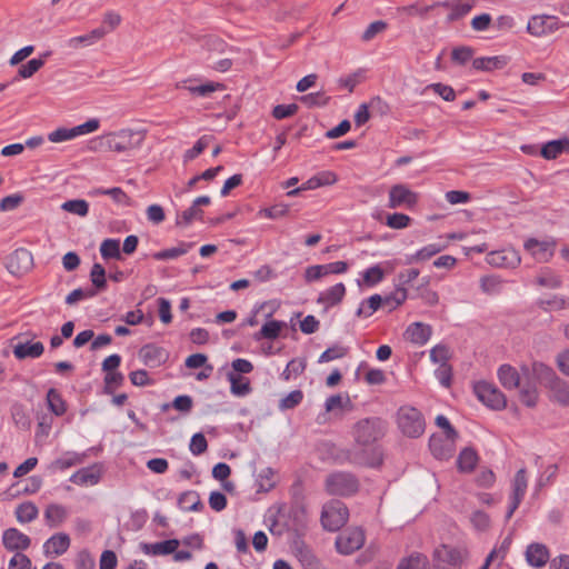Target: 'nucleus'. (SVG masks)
Instances as JSON below:
<instances>
[{"mask_svg":"<svg viewBox=\"0 0 569 569\" xmlns=\"http://www.w3.org/2000/svg\"><path fill=\"white\" fill-rule=\"evenodd\" d=\"M432 328L430 325L416 321L405 330L403 337L407 341L418 347L425 346L431 338Z\"/></svg>","mask_w":569,"mask_h":569,"instance_id":"obj_18","label":"nucleus"},{"mask_svg":"<svg viewBox=\"0 0 569 569\" xmlns=\"http://www.w3.org/2000/svg\"><path fill=\"white\" fill-rule=\"evenodd\" d=\"M397 569H430L429 559L420 552H412L400 560Z\"/></svg>","mask_w":569,"mask_h":569,"instance_id":"obj_33","label":"nucleus"},{"mask_svg":"<svg viewBox=\"0 0 569 569\" xmlns=\"http://www.w3.org/2000/svg\"><path fill=\"white\" fill-rule=\"evenodd\" d=\"M410 220L408 214L396 212L387 216L386 224L391 229L400 230L407 228Z\"/></svg>","mask_w":569,"mask_h":569,"instance_id":"obj_53","label":"nucleus"},{"mask_svg":"<svg viewBox=\"0 0 569 569\" xmlns=\"http://www.w3.org/2000/svg\"><path fill=\"white\" fill-rule=\"evenodd\" d=\"M408 293L405 288H397L393 292L382 298V305L388 307L391 311L401 306L406 301Z\"/></svg>","mask_w":569,"mask_h":569,"instance_id":"obj_46","label":"nucleus"},{"mask_svg":"<svg viewBox=\"0 0 569 569\" xmlns=\"http://www.w3.org/2000/svg\"><path fill=\"white\" fill-rule=\"evenodd\" d=\"M325 485L329 495L342 497L353 495L359 488L356 477L343 471L329 475Z\"/></svg>","mask_w":569,"mask_h":569,"instance_id":"obj_5","label":"nucleus"},{"mask_svg":"<svg viewBox=\"0 0 569 569\" xmlns=\"http://www.w3.org/2000/svg\"><path fill=\"white\" fill-rule=\"evenodd\" d=\"M508 62L506 56L479 57L473 59L472 68L477 71L491 72L505 68Z\"/></svg>","mask_w":569,"mask_h":569,"instance_id":"obj_25","label":"nucleus"},{"mask_svg":"<svg viewBox=\"0 0 569 569\" xmlns=\"http://www.w3.org/2000/svg\"><path fill=\"white\" fill-rule=\"evenodd\" d=\"M178 507L183 511H198L203 507L198 492L190 490L180 495Z\"/></svg>","mask_w":569,"mask_h":569,"instance_id":"obj_37","label":"nucleus"},{"mask_svg":"<svg viewBox=\"0 0 569 569\" xmlns=\"http://www.w3.org/2000/svg\"><path fill=\"white\" fill-rule=\"evenodd\" d=\"M289 206L284 203H277L269 208H262L258 212V217L268 219H279L287 216Z\"/></svg>","mask_w":569,"mask_h":569,"instance_id":"obj_49","label":"nucleus"},{"mask_svg":"<svg viewBox=\"0 0 569 569\" xmlns=\"http://www.w3.org/2000/svg\"><path fill=\"white\" fill-rule=\"evenodd\" d=\"M100 254L104 260L122 259L121 249H120V240L113 238L104 239L99 248Z\"/></svg>","mask_w":569,"mask_h":569,"instance_id":"obj_38","label":"nucleus"},{"mask_svg":"<svg viewBox=\"0 0 569 569\" xmlns=\"http://www.w3.org/2000/svg\"><path fill=\"white\" fill-rule=\"evenodd\" d=\"M191 247H192L191 243L182 242L177 247L157 251L152 254V257L154 260H158V261L172 260L180 256L186 254L191 249Z\"/></svg>","mask_w":569,"mask_h":569,"instance_id":"obj_41","label":"nucleus"},{"mask_svg":"<svg viewBox=\"0 0 569 569\" xmlns=\"http://www.w3.org/2000/svg\"><path fill=\"white\" fill-rule=\"evenodd\" d=\"M365 541L366 536L361 528H349L337 537L336 548L341 555H351L359 550Z\"/></svg>","mask_w":569,"mask_h":569,"instance_id":"obj_10","label":"nucleus"},{"mask_svg":"<svg viewBox=\"0 0 569 569\" xmlns=\"http://www.w3.org/2000/svg\"><path fill=\"white\" fill-rule=\"evenodd\" d=\"M69 480L81 487L96 486L101 480V471L97 466L84 467L72 473Z\"/></svg>","mask_w":569,"mask_h":569,"instance_id":"obj_22","label":"nucleus"},{"mask_svg":"<svg viewBox=\"0 0 569 569\" xmlns=\"http://www.w3.org/2000/svg\"><path fill=\"white\" fill-rule=\"evenodd\" d=\"M210 140V136H202L201 138H199L192 148L184 151L183 161L188 162L197 158L209 146Z\"/></svg>","mask_w":569,"mask_h":569,"instance_id":"obj_51","label":"nucleus"},{"mask_svg":"<svg viewBox=\"0 0 569 569\" xmlns=\"http://www.w3.org/2000/svg\"><path fill=\"white\" fill-rule=\"evenodd\" d=\"M33 266V257L28 249H16L7 260V269L13 276L27 273Z\"/></svg>","mask_w":569,"mask_h":569,"instance_id":"obj_13","label":"nucleus"},{"mask_svg":"<svg viewBox=\"0 0 569 569\" xmlns=\"http://www.w3.org/2000/svg\"><path fill=\"white\" fill-rule=\"evenodd\" d=\"M349 266L346 261H335L326 264L309 266L305 270V280L308 283L315 282L328 274H341L347 272Z\"/></svg>","mask_w":569,"mask_h":569,"instance_id":"obj_12","label":"nucleus"},{"mask_svg":"<svg viewBox=\"0 0 569 569\" xmlns=\"http://www.w3.org/2000/svg\"><path fill=\"white\" fill-rule=\"evenodd\" d=\"M541 306L547 311H559L569 308V298L561 295H555L549 299L542 300Z\"/></svg>","mask_w":569,"mask_h":569,"instance_id":"obj_48","label":"nucleus"},{"mask_svg":"<svg viewBox=\"0 0 569 569\" xmlns=\"http://www.w3.org/2000/svg\"><path fill=\"white\" fill-rule=\"evenodd\" d=\"M2 543L7 550H26L31 543V539L17 528H9L2 533Z\"/></svg>","mask_w":569,"mask_h":569,"instance_id":"obj_20","label":"nucleus"},{"mask_svg":"<svg viewBox=\"0 0 569 569\" xmlns=\"http://www.w3.org/2000/svg\"><path fill=\"white\" fill-rule=\"evenodd\" d=\"M345 296L346 286L342 282H338L321 291L317 298V302L325 306L326 309H329L340 303Z\"/></svg>","mask_w":569,"mask_h":569,"instance_id":"obj_23","label":"nucleus"},{"mask_svg":"<svg viewBox=\"0 0 569 569\" xmlns=\"http://www.w3.org/2000/svg\"><path fill=\"white\" fill-rule=\"evenodd\" d=\"M71 543L70 537L66 532H58L52 535L43 543V552L49 556H61L69 549Z\"/></svg>","mask_w":569,"mask_h":569,"instance_id":"obj_21","label":"nucleus"},{"mask_svg":"<svg viewBox=\"0 0 569 569\" xmlns=\"http://www.w3.org/2000/svg\"><path fill=\"white\" fill-rule=\"evenodd\" d=\"M418 202V196L405 184H396L389 190L388 207L396 208H412Z\"/></svg>","mask_w":569,"mask_h":569,"instance_id":"obj_14","label":"nucleus"},{"mask_svg":"<svg viewBox=\"0 0 569 569\" xmlns=\"http://www.w3.org/2000/svg\"><path fill=\"white\" fill-rule=\"evenodd\" d=\"M449 359V349L446 345H436L430 350V360L436 365H447Z\"/></svg>","mask_w":569,"mask_h":569,"instance_id":"obj_64","label":"nucleus"},{"mask_svg":"<svg viewBox=\"0 0 569 569\" xmlns=\"http://www.w3.org/2000/svg\"><path fill=\"white\" fill-rule=\"evenodd\" d=\"M443 247L439 243H429L421 249L417 250L415 253L406 256V264H411L415 262L427 261L437 253H439Z\"/></svg>","mask_w":569,"mask_h":569,"instance_id":"obj_32","label":"nucleus"},{"mask_svg":"<svg viewBox=\"0 0 569 569\" xmlns=\"http://www.w3.org/2000/svg\"><path fill=\"white\" fill-rule=\"evenodd\" d=\"M536 282L543 288L559 289L563 284V279L557 271L550 268H542L536 278Z\"/></svg>","mask_w":569,"mask_h":569,"instance_id":"obj_29","label":"nucleus"},{"mask_svg":"<svg viewBox=\"0 0 569 569\" xmlns=\"http://www.w3.org/2000/svg\"><path fill=\"white\" fill-rule=\"evenodd\" d=\"M347 353V349L341 346H333L326 349L319 357V363L330 362L342 358Z\"/></svg>","mask_w":569,"mask_h":569,"instance_id":"obj_63","label":"nucleus"},{"mask_svg":"<svg viewBox=\"0 0 569 569\" xmlns=\"http://www.w3.org/2000/svg\"><path fill=\"white\" fill-rule=\"evenodd\" d=\"M473 390L477 398L488 408L501 410L506 407V397L495 385L487 381H478Z\"/></svg>","mask_w":569,"mask_h":569,"instance_id":"obj_8","label":"nucleus"},{"mask_svg":"<svg viewBox=\"0 0 569 569\" xmlns=\"http://www.w3.org/2000/svg\"><path fill=\"white\" fill-rule=\"evenodd\" d=\"M385 435L383 421L379 418H365L353 427V438L360 446H370Z\"/></svg>","mask_w":569,"mask_h":569,"instance_id":"obj_3","label":"nucleus"},{"mask_svg":"<svg viewBox=\"0 0 569 569\" xmlns=\"http://www.w3.org/2000/svg\"><path fill=\"white\" fill-rule=\"evenodd\" d=\"M363 77L365 70L358 69L348 76L340 77L338 79V84L339 87L347 89L349 92H352L357 84L360 83V81L363 79Z\"/></svg>","mask_w":569,"mask_h":569,"instance_id":"obj_50","label":"nucleus"},{"mask_svg":"<svg viewBox=\"0 0 569 569\" xmlns=\"http://www.w3.org/2000/svg\"><path fill=\"white\" fill-rule=\"evenodd\" d=\"M473 56V49L468 46L456 47L451 52V60L457 64L467 63Z\"/></svg>","mask_w":569,"mask_h":569,"instance_id":"obj_59","label":"nucleus"},{"mask_svg":"<svg viewBox=\"0 0 569 569\" xmlns=\"http://www.w3.org/2000/svg\"><path fill=\"white\" fill-rule=\"evenodd\" d=\"M90 279L92 284L98 289H104L107 286L106 270L100 263H94L90 271Z\"/></svg>","mask_w":569,"mask_h":569,"instance_id":"obj_62","label":"nucleus"},{"mask_svg":"<svg viewBox=\"0 0 569 569\" xmlns=\"http://www.w3.org/2000/svg\"><path fill=\"white\" fill-rule=\"evenodd\" d=\"M202 219V211L192 203L188 209L177 214L176 223L180 227H187L194 220Z\"/></svg>","mask_w":569,"mask_h":569,"instance_id":"obj_45","label":"nucleus"},{"mask_svg":"<svg viewBox=\"0 0 569 569\" xmlns=\"http://www.w3.org/2000/svg\"><path fill=\"white\" fill-rule=\"evenodd\" d=\"M44 64V59L41 58H33L29 60L26 64H22L18 73L21 78L28 79L32 77L40 68H42Z\"/></svg>","mask_w":569,"mask_h":569,"instance_id":"obj_54","label":"nucleus"},{"mask_svg":"<svg viewBox=\"0 0 569 569\" xmlns=\"http://www.w3.org/2000/svg\"><path fill=\"white\" fill-rule=\"evenodd\" d=\"M227 379L230 382V392L234 397H246L252 390L249 379L237 375V372H227Z\"/></svg>","mask_w":569,"mask_h":569,"instance_id":"obj_30","label":"nucleus"},{"mask_svg":"<svg viewBox=\"0 0 569 569\" xmlns=\"http://www.w3.org/2000/svg\"><path fill=\"white\" fill-rule=\"evenodd\" d=\"M557 241L555 238L537 239L528 238L523 242L525 250L539 263L549 262L556 251Z\"/></svg>","mask_w":569,"mask_h":569,"instance_id":"obj_7","label":"nucleus"},{"mask_svg":"<svg viewBox=\"0 0 569 569\" xmlns=\"http://www.w3.org/2000/svg\"><path fill=\"white\" fill-rule=\"evenodd\" d=\"M520 400L523 405L527 407H533L537 403L538 400V392L533 385L527 383L523 386H520Z\"/></svg>","mask_w":569,"mask_h":569,"instance_id":"obj_56","label":"nucleus"},{"mask_svg":"<svg viewBox=\"0 0 569 569\" xmlns=\"http://www.w3.org/2000/svg\"><path fill=\"white\" fill-rule=\"evenodd\" d=\"M480 288L485 293L497 295L501 289V280L495 276L482 277Z\"/></svg>","mask_w":569,"mask_h":569,"instance_id":"obj_60","label":"nucleus"},{"mask_svg":"<svg viewBox=\"0 0 569 569\" xmlns=\"http://www.w3.org/2000/svg\"><path fill=\"white\" fill-rule=\"evenodd\" d=\"M179 545L180 541L178 539H168L153 543L142 542L140 543V549L148 556H167L173 553Z\"/></svg>","mask_w":569,"mask_h":569,"instance_id":"obj_24","label":"nucleus"},{"mask_svg":"<svg viewBox=\"0 0 569 569\" xmlns=\"http://www.w3.org/2000/svg\"><path fill=\"white\" fill-rule=\"evenodd\" d=\"M47 406L50 412H52L57 417H61L67 411V403L63 400L61 393L54 389L50 388L47 392Z\"/></svg>","mask_w":569,"mask_h":569,"instance_id":"obj_34","label":"nucleus"},{"mask_svg":"<svg viewBox=\"0 0 569 569\" xmlns=\"http://www.w3.org/2000/svg\"><path fill=\"white\" fill-rule=\"evenodd\" d=\"M465 552L456 547L441 545L435 549L433 560L436 569H461Z\"/></svg>","mask_w":569,"mask_h":569,"instance_id":"obj_9","label":"nucleus"},{"mask_svg":"<svg viewBox=\"0 0 569 569\" xmlns=\"http://www.w3.org/2000/svg\"><path fill=\"white\" fill-rule=\"evenodd\" d=\"M61 209L66 212L86 217L89 212V203L83 199L67 200L61 204Z\"/></svg>","mask_w":569,"mask_h":569,"instance_id":"obj_43","label":"nucleus"},{"mask_svg":"<svg viewBox=\"0 0 569 569\" xmlns=\"http://www.w3.org/2000/svg\"><path fill=\"white\" fill-rule=\"evenodd\" d=\"M208 448V442L203 433L197 432L194 433L189 443V450L193 456H200L206 452Z\"/></svg>","mask_w":569,"mask_h":569,"instance_id":"obj_61","label":"nucleus"},{"mask_svg":"<svg viewBox=\"0 0 569 569\" xmlns=\"http://www.w3.org/2000/svg\"><path fill=\"white\" fill-rule=\"evenodd\" d=\"M257 485L259 491L268 492L271 490L276 485L273 469L270 467L261 469L257 477Z\"/></svg>","mask_w":569,"mask_h":569,"instance_id":"obj_44","label":"nucleus"},{"mask_svg":"<svg viewBox=\"0 0 569 569\" xmlns=\"http://www.w3.org/2000/svg\"><path fill=\"white\" fill-rule=\"evenodd\" d=\"M222 88L220 83L216 82H207L199 86H188L186 89L193 96L198 97H208L212 92L217 91L218 89Z\"/></svg>","mask_w":569,"mask_h":569,"instance_id":"obj_57","label":"nucleus"},{"mask_svg":"<svg viewBox=\"0 0 569 569\" xmlns=\"http://www.w3.org/2000/svg\"><path fill=\"white\" fill-rule=\"evenodd\" d=\"M362 279L368 287H373L382 281L383 271L378 264L371 266L362 272Z\"/></svg>","mask_w":569,"mask_h":569,"instance_id":"obj_52","label":"nucleus"},{"mask_svg":"<svg viewBox=\"0 0 569 569\" xmlns=\"http://www.w3.org/2000/svg\"><path fill=\"white\" fill-rule=\"evenodd\" d=\"M44 351V346L40 341L20 342L13 347V355L17 359L22 360L27 358H39Z\"/></svg>","mask_w":569,"mask_h":569,"instance_id":"obj_26","label":"nucleus"},{"mask_svg":"<svg viewBox=\"0 0 569 569\" xmlns=\"http://www.w3.org/2000/svg\"><path fill=\"white\" fill-rule=\"evenodd\" d=\"M106 36L104 27H98L91 30L89 33L83 36H78L70 38L68 40V46L73 49H78L80 47L92 46L99 40H101Z\"/></svg>","mask_w":569,"mask_h":569,"instance_id":"obj_27","label":"nucleus"},{"mask_svg":"<svg viewBox=\"0 0 569 569\" xmlns=\"http://www.w3.org/2000/svg\"><path fill=\"white\" fill-rule=\"evenodd\" d=\"M382 306V297L378 293L370 296L360 302L356 316L359 318L371 317Z\"/></svg>","mask_w":569,"mask_h":569,"instance_id":"obj_35","label":"nucleus"},{"mask_svg":"<svg viewBox=\"0 0 569 569\" xmlns=\"http://www.w3.org/2000/svg\"><path fill=\"white\" fill-rule=\"evenodd\" d=\"M14 513L20 523H29L37 519L39 509L33 502L27 501L18 505Z\"/></svg>","mask_w":569,"mask_h":569,"instance_id":"obj_39","label":"nucleus"},{"mask_svg":"<svg viewBox=\"0 0 569 569\" xmlns=\"http://www.w3.org/2000/svg\"><path fill=\"white\" fill-rule=\"evenodd\" d=\"M528 487V478H527V471L525 468L519 469L515 478L512 480V491L510 495V501L509 507L506 513V520H509L515 511L520 506L522 499L525 498V495L527 492Z\"/></svg>","mask_w":569,"mask_h":569,"instance_id":"obj_11","label":"nucleus"},{"mask_svg":"<svg viewBox=\"0 0 569 569\" xmlns=\"http://www.w3.org/2000/svg\"><path fill=\"white\" fill-rule=\"evenodd\" d=\"M526 561L532 568L540 569L550 563V551L548 547L541 542H532L527 546L525 552Z\"/></svg>","mask_w":569,"mask_h":569,"instance_id":"obj_17","label":"nucleus"},{"mask_svg":"<svg viewBox=\"0 0 569 569\" xmlns=\"http://www.w3.org/2000/svg\"><path fill=\"white\" fill-rule=\"evenodd\" d=\"M303 399V393L301 390H292L286 397H283L279 402L280 410L293 409L297 407Z\"/></svg>","mask_w":569,"mask_h":569,"instance_id":"obj_58","label":"nucleus"},{"mask_svg":"<svg viewBox=\"0 0 569 569\" xmlns=\"http://www.w3.org/2000/svg\"><path fill=\"white\" fill-rule=\"evenodd\" d=\"M83 459L82 455H79L74 451H67L61 457L57 458L54 461H52L50 468L52 470H66L69 469L78 463H81Z\"/></svg>","mask_w":569,"mask_h":569,"instance_id":"obj_36","label":"nucleus"},{"mask_svg":"<svg viewBox=\"0 0 569 569\" xmlns=\"http://www.w3.org/2000/svg\"><path fill=\"white\" fill-rule=\"evenodd\" d=\"M44 520L50 528H57L68 517V510L59 503H50L44 510Z\"/></svg>","mask_w":569,"mask_h":569,"instance_id":"obj_28","label":"nucleus"},{"mask_svg":"<svg viewBox=\"0 0 569 569\" xmlns=\"http://www.w3.org/2000/svg\"><path fill=\"white\" fill-rule=\"evenodd\" d=\"M397 423L400 431L409 438L420 437L426 428L422 413L411 406H402L398 409Z\"/></svg>","mask_w":569,"mask_h":569,"instance_id":"obj_2","label":"nucleus"},{"mask_svg":"<svg viewBox=\"0 0 569 569\" xmlns=\"http://www.w3.org/2000/svg\"><path fill=\"white\" fill-rule=\"evenodd\" d=\"M139 357L146 366L158 368L168 360L169 355L164 348L148 343L140 349Z\"/></svg>","mask_w":569,"mask_h":569,"instance_id":"obj_16","label":"nucleus"},{"mask_svg":"<svg viewBox=\"0 0 569 569\" xmlns=\"http://www.w3.org/2000/svg\"><path fill=\"white\" fill-rule=\"evenodd\" d=\"M473 4L471 2H466L462 0H453V6L447 16V22L451 23L457 21L458 19L465 17L471 9Z\"/></svg>","mask_w":569,"mask_h":569,"instance_id":"obj_47","label":"nucleus"},{"mask_svg":"<svg viewBox=\"0 0 569 569\" xmlns=\"http://www.w3.org/2000/svg\"><path fill=\"white\" fill-rule=\"evenodd\" d=\"M289 516L293 518L292 529L298 531L307 526V510L303 506L290 509Z\"/></svg>","mask_w":569,"mask_h":569,"instance_id":"obj_55","label":"nucleus"},{"mask_svg":"<svg viewBox=\"0 0 569 569\" xmlns=\"http://www.w3.org/2000/svg\"><path fill=\"white\" fill-rule=\"evenodd\" d=\"M498 378L506 389H516L521 386L520 375L510 365H501L498 369Z\"/></svg>","mask_w":569,"mask_h":569,"instance_id":"obj_31","label":"nucleus"},{"mask_svg":"<svg viewBox=\"0 0 569 569\" xmlns=\"http://www.w3.org/2000/svg\"><path fill=\"white\" fill-rule=\"evenodd\" d=\"M477 453L470 448L463 449L457 459L458 469L462 472H470L477 465Z\"/></svg>","mask_w":569,"mask_h":569,"instance_id":"obj_42","label":"nucleus"},{"mask_svg":"<svg viewBox=\"0 0 569 569\" xmlns=\"http://www.w3.org/2000/svg\"><path fill=\"white\" fill-rule=\"evenodd\" d=\"M456 438L442 435H432L429 439V449L438 460L450 459L456 450Z\"/></svg>","mask_w":569,"mask_h":569,"instance_id":"obj_15","label":"nucleus"},{"mask_svg":"<svg viewBox=\"0 0 569 569\" xmlns=\"http://www.w3.org/2000/svg\"><path fill=\"white\" fill-rule=\"evenodd\" d=\"M100 121L96 118L72 128L60 127L48 134V140L53 143L70 141L77 137L94 132L99 129Z\"/></svg>","mask_w":569,"mask_h":569,"instance_id":"obj_6","label":"nucleus"},{"mask_svg":"<svg viewBox=\"0 0 569 569\" xmlns=\"http://www.w3.org/2000/svg\"><path fill=\"white\" fill-rule=\"evenodd\" d=\"M488 262L501 268H517L521 262V257L516 249L507 248L489 253Z\"/></svg>","mask_w":569,"mask_h":569,"instance_id":"obj_19","label":"nucleus"},{"mask_svg":"<svg viewBox=\"0 0 569 569\" xmlns=\"http://www.w3.org/2000/svg\"><path fill=\"white\" fill-rule=\"evenodd\" d=\"M532 372L538 379L547 381L553 401L569 406V382L558 378L553 370L542 362H533Z\"/></svg>","mask_w":569,"mask_h":569,"instance_id":"obj_1","label":"nucleus"},{"mask_svg":"<svg viewBox=\"0 0 569 569\" xmlns=\"http://www.w3.org/2000/svg\"><path fill=\"white\" fill-rule=\"evenodd\" d=\"M286 326L284 322L278 320H270L262 325L259 332L254 335L256 340L269 339L273 340L279 337L281 329Z\"/></svg>","mask_w":569,"mask_h":569,"instance_id":"obj_40","label":"nucleus"},{"mask_svg":"<svg viewBox=\"0 0 569 569\" xmlns=\"http://www.w3.org/2000/svg\"><path fill=\"white\" fill-rule=\"evenodd\" d=\"M349 510L340 500H331L323 505L320 521L325 530L338 531L348 521Z\"/></svg>","mask_w":569,"mask_h":569,"instance_id":"obj_4","label":"nucleus"}]
</instances>
